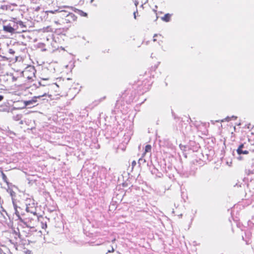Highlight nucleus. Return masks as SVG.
Instances as JSON below:
<instances>
[{"label":"nucleus","mask_w":254,"mask_h":254,"mask_svg":"<svg viewBox=\"0 0 254 254\" xmlns=\"http://www.w3.org/2000/svg\"><path fill=\"white\" fill-rule=\"evenodd\" d=\"M22 118V115L21 114H17L13 116V119L16 121L20 120Z\"/></svg>","instance_id":"obj_11"},{"label":"nucleus","mask_w":254,"mask_h":254,"mask_svg":"<svg viewBox=\"0 0 254 254\" xmlns=\"http://www.w3.org/2000/svg\"><path fill=\"white\" fill-rule=\"evenodd\" d=\"M246 172L248 175H250L251 174H254V165L252 166L251 169L248 168L246 169Z\"/></svg>","instance_id":"obj_10"},{"label":"nucleus","mask_w":254,"mask_h":254,"mask_svg":"<svg viewBox=\"0 0 254 254\" xmlns=\"http://www.w3.org/2000/svg\"><path fill=\"white\" fill-rule=\"evenodd\" d=\"M46 95V93H45L42 95H39L37 96H34L31 100L24 101V105L25 107L29 106L30 105L35 104L37 102V99H40L42 97H44Z\"/></svg>","instance_id":"obj_3"},{"label":"nucleus","mask_w":254,"mask_h":254,"mask_svg":"<svg viewBox=\"0 0 254 254\" xmlns=\"http://www.w3.org/2000/svg\"><path fill=\"white\" fill-rule=\"evenodd\" d=\"M20 124H23V122H22V121H20Z\"/></svg>","instance_id":"obj_28"},{"label":"nucleus","mask_w":254,"mask_h":254,"mask_svg":"<svg viewBox=\"0 0 254 254\" xmlns=\"http://www.w3.org/2000/svg\"><path fill=\"white\" fill-rule=\"evenodd\" d=\"M14 233H15V235H16V236H17L19 238H20V236H21V235H20V233H19V232H16L15 231H14Z\"/></svg>","instance_id":"obj_20"},{"label":"nucleus","mask_w":254,"mask_h":254,"mask_svg":"<svg viewBox=\"0 0 254 254\" xmlns=\"http://www.w3.org/2000/svg\"><path fill=\"white\" fill-rule=\"evenodd\" d=\"M156 41V40L155 39H153V41Z\"/></svg>","instance_id":"obj_33"},{"label":"nucleus","mask_w":254,"mask_h":254,"mask_svg":"<svg viewBox=\"0 0 254 254\" xmlns=\"http://www.w3.org/2000/svg\"><path fill=\"white\" fill-rule=\"evenodd\" d=\"M114 251V249L112 248V251H110V250H109L108 251V253L113 252Z\"/></svg>","instance_id":"obj_26"},{"label":"nucleus","mask_w":254,"mask_h":254,"mask_svg":"<svg viewBox=\"0 0 254 254\" xmlns=\"http://www.w3.org/2000/svg\"><path fill=\"white\" fill-rule=\"evenodd\" d=\"M3 30L7 32L11 33H13L15 30L14 29L9 25L3 26Z\"/></svg>","instance_id":"obj_7"},{"label":"nucleus","mask_w":254,"mask_h":254,"mask_svg":"<svg viewBox=\"0 0 254 254\" xmlns=\"http://www.w3.org/2000/svg\"><path fill=\"white\" fill-rule=\"evenodd\" d=\"M250 126H251V125L250 124V125H249V126L248 127V128H250Z\"/></svg>","instance_id":"obj_29"},{"label":"nucleus","mask_w":254,"mask_h":254,"mask_svg":"<svg viewBox=\"0 0 254 254\" xmlns=\"http://www.w3.org/2000/svg\"><path fill=\"white\" fill-rule=\"evenodd\" d=\"M28 207H27V208H26V211H27V212L28 211Z\"/></svg>","instance_id":"obj_32"},{"label":"nucleus","mask_w":254,"mask_h":254,"mask_svg":"<svg viewBox=\"0 0 254 254\" xmlns=\"http://www.w3.org/2000/svg\"><path fill=\"white\" fill-rule=\"evenodd\" d=\"M73 11H74L75 12L79 14L81 16H87V14L84 12H83L81 10L78 9L77 8H74L73 7H70Z\"/></svg>","instance_id":"obj_6"},{"label":"nucleus","mask_w":254,"mask_h":254,"mask_svg":"<svg viewBox=\"0 0 254 254\" xmlns=\"http://www.w3.org/2000/svg\"><path fill=\"white\" fill-rule=\"evenodd\" d=\"M245 148V145L244 144H241L238 148L237 149V152L238 154V156L237 158L239 160H241L243 159L242 157L241 156L242 154H248L249 153V151L246 149H244Z\"/></svg>","instance_id":"obj_2"},{"label":"nucleus","mask_w":254,"mask_h":254,"mask_svg":"<svg viewBox=\"0 0 254 254\" xmlns=\"http://www.w3.org/2000/svg\"><path fill=\"white\" fill-rule=\"evenodd\" d=\"M8 52L9 54L11 55H14L15 54V51L12 49H9L8 50Z\"/></svg>","instance_id":"obj_19"},{"label":"nucleus","mask_w":254,"mask_h":254,"mask_svg":"<svg viewBox=\"0 0 254 254\" xmlns=\"http://www.w3.org/2000/svg\"><path fill=\"white\" fill-rule=\"evenodd\" d=\"M34 85L36 86V88H38L40 86H45L46 85L45 84H43L41 81H39L38 82V85L36 84H34Z\"/></svg>","instance_id":"obj_16"},{"label":"nucleus","mask_w":254,"mask_h":254,"mask_svg":"<svg viewBox=\"0 0 254 254\" xmlns=\"http://www.w3.org/2000/svg\"><path fill=\"white\" fill-rule=\"evenodd\" d=\"M134 4L135 5L136 7H137V5L138 4V1L136 0H135Z\"/></svg>","instance_id":"obj_22"},{"label":"nucleus","mask_w":254,"mask_h":254,"mask_svg":"<svg viewBox=\"0 0 254 254\" xmlns=\"http://www.w3.org/2000/svg\"><path fill=\"white\" fill-rule=\"evenodd\" d=\"M76 16L72 13H69L66 18L64 19V23H72L76 20Z\"/></svg>","instance_id":"obj_4"},{"label":"nucleus","mask_w":254,"mask_h":254,"mask_svg":"<svg viewBox=\"0 0 254 254\" xmlns=\"http://www.w3.org/2000/svg\"><path fill=\"white\" fill-rule=\"evenodd\" d=\"M157 34H155L154 35L153 37H157Z\"/></svg>","instance_id":"obj_27"},{"label":"nucleus","mask_w":254,"mask_h":254,"mask_svg":"<svg viewBox=\"0 0 254 254\" xmlns=\"http://www.w3.org/2000/svg\"><path fill=\"white\" fill-rule=\"evenodd\" d=\"M171 16V14L169 13H167L165 14V15L163 17H161V19L162 20L165 21V22H169L170 20V18Z\"/></svg>","instance_id":"obj_8"},{"label":"nucleus","mask_w":254,"mask_h":254,"mask_svg":"<svg viewBox=\"0 0 254 254\" xmlns=\"http://www.w3.org/2000/svg\"><path fill=\"white\" fill-rule=\"evenodd\" d=\"M136 165V162L135 161H133L132 162V167H134L135 165Z\"/></svg>","instance_id":"obj_24"},{"label":"nucleus","mask_w":254,"mask_h":254,"mask_svg":"<svg viewBox=\"0 0 254 254\" xmlns=\"http://www.w3.org/2000/svg\"><path fill=\"white\" fill-rule=\"evenodd\" d=\"M12 201L14 209H16L17 208L20 209V208L19 207H18L17 205H16L14 199H13V200H12Z\"/></svg>","instance_id":"obj_18"},{"label":"nucleus","mask_w":254,"mask_h":254,"mask_svg":"<svg viewBox=\"0 0 254 254\" xmlns=\"http://www.w3.org/2000/svg\"><path fill=\"white\" fill-rule=\"evenodd\" d=\"M3 99V96L2 95H0V102Z\"/></svg>","instance_id":"obj_23"},{"label":"nucleus","mask_w":254,"mask_h":254,"mask_svg":"<svg viewBox=\"0 0 254 254\" xmlns=\"http://www.w3.org/2000/svg\"><path fill=\"white\" fill-rule=\"evenodd\" d=\"M1 209H2V211L4 212L6 214H7V212H6V211L3 209V208H2V207H1Z\"/></svg>","instance_id":"obj_25"},{"label":"nucleus","mask_w":254,"mask_h":254,"mask_svg":"<svg viewBox=\"0 0 254 254\" xmlns=\"http://www.w3.org/2000/svg\"><path fill=\"white\" fill-rule=\"evenodd\" d=\"M146 162V160L142 158H140L139 160H138V163L139 164V166L141 165H143L144 163H145Z\"/></svg>","instance_id":"obj_13"},{"label":"nucleus","mask_w":254,"mask_h":254,"mask_svg":"<svg viewBox=\"0 0 254 254\" xmlns=\"http://www.w3.org/2000/svg\"><path fill=\"white\" fill-rule=\"evenodd\" d=\"M44 227H45V226H44V224H43L42 228H44Z\"/></svg>","instance_id":"obj_31"},{"label":"nucleus","mask_w":254,"mask_h":254,"mask_svg":"<svg viewBox=\"0 0 254 254\" xmlns=\"http://www.w3.org/2000/svg\"><path fill=\"white\" fill-rule=\"evenodd\" d=\"M231 119H237V117L236 116H232L231 118L229 117H227L226 119H225V121H229L231 120Z\"/></svg>","instance_id":"obj_17"},{"label":"nucleus","mask_w":254,"mask_h":254,"mask_svg":"<svg viewBox=\"0 0 254 254\" xmlns=\"http://www.w3.org/2000/svg\"><path fill=\"white\" fill-rule=\"evenodd\" d=\"M151 150V146L150 145H147L145 147V152H150Z\"/></svg>","instance_id":"obj_14"},{"label":"nucleus","mask_w":254,"mask_h":254,"mask_svg":"<svg viewBox=\"0 0 254 254\" xmlns=\"http://www.w3.org/2000/svg\"><path fill=\"white\" fill-rule=\"evenodd\" d=\"M49 12L51 13H55L56 12H58L59 13V16L62 17L63 18H64V19L66 18V17L67 16L68 14H69V12H68L66 10H60L59 9L55 10L54 11L50 10Z\"/></svg>","instance_id":"obj_5"},{"label":"nucleus","mask_w":254,"mask_h":254,"mask_svg":"<svg viewBox=\"0 0 254 254\" xmlns=\"http://www.w3.org/2000/svg\"><path fill=\"white\" fill-rule=\"evenodd\" d=\"M44 227H45V226H44V224H43L42 228H44Z\"/></svg>","instance_id":"obj_30"},{"label":"nucleus","mask_w":254,"mask_h":254,"mask_svg":"<svg viewBox=\"0 0 254 254\" xmlns=\"http://www.w3.org/2000/svg\"><path fill=\"white\" fill-rule=\"evenodd\" d=\"M7 191L10 194L12 198V200L14 199V197L16 196V193L12 189H8Z\"/></svg>","instance_id":"obj_9"},{"label":"nucleus","mask_w":254,"mask_h":254,"mask_svg":"<svg viewBox=\"0 0 254 254\" xmlns=\"http://www.w3.org/2000/svg\"><path fill=\"white\" fill-rule=\"evenodd\" d=\"M136 13H138L137 9H136V11L133 12L134 18L135 19H136Z\"/></svg>","instance_id":"obj_21"},{"label":"nucleus","mask_w":254,"mask_h":254,"mask_svg":"<svg viewBox=\"0 0 254 254\" xmlns=\"http://www.w3.org/2000/svg\"><path fill=\"white\" fill-rule=\"evenodd\" d=\"M44 226H45V227H47V224H45L44 225Z\"/></svg>","instance_id":"obj_34"},{"label":"nucleus","mask_w":254,"mask_h":254,"mask_svg":"<svg viewBox=\"0 0 254 254\" xmlns=\"http://www.w3.org/2000/svg\"><path fill=\"white\" fill-rule=\"evenodd\" d=\"M19 208H17L16 209H14V211H15V214H16V215L17 216V217H18V220H19V221L20 220V218H22L21 217H20V212L19 211Z\"/></svg>","instance_id":"obj_12"},{"label":"nucleus","mask_w":254,"mask_h":254,"mask_svg":"<svg viewBox=\"0 0 254 254\" xmlns=\"http://www.w3.org/2000/svg\"><path fill=\"white\" fill-rule=\"evenodd\" d=\"M32 221H34L33 219L29 218H20L19 223L20 225L22 226L23 227H27L30 228L31 229L34 228L33 225L32 224Z\"/></svg>","instance_id":"obj_1"},{"label":"nucleus","mask_w":254,"mask_h":254,"mask_svg":"<svg viewBox=\"0 0 254 254\" xmlns=\"http://www.w3.org/2000/svg\"><path fill=\"white\" fill-rule=\"evenodd\" d=\"M2 178L3 181L5 182L7 184H8V182H7V178L6 176L4 174L2 173Z\"/></svg>","instance_id":"obj_15"}]
</instances>
